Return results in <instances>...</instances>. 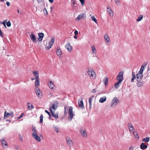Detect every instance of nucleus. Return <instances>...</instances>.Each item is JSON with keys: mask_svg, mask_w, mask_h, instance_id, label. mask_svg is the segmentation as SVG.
Returning a JSON list of instances; mask_svg holds the SVG:
<instances>
[{"mask_svg": "<svg viewBox=\"0 0 150 150\" xmlns=\"http://www.w3.org/2000/svg\"><path fill=\"white\" fill-rule=\"evenodd\" d=\"M123 74L122 71H120L117 75V78L118 81L117 82L115 85V87L116 88H118V87L120 86V83L123 80Z\"/></svg>", "mask_w": 150, "mask_h": 150, "instance_id": "f257e3e1", "label": "nucleus"}, {"mask_svg": "<svg viewBox=\"0 0 150 150\" xmlns=\"http://www.w3.org/2000/svg\"><path fill=\"white\" fill-rule=\"evenodd\" d=\"M88 70L87 71V73L90 76V78L93 79L95 77L96 74L94 71L92 69H88Z\"/></svg>", "mask_w": 150, "mask_h": 150, "instance_id": "f03ea898", "label": "nucleus"}, {"mask_svg": "<svg viewBox=\"0 0 150 150\" xmlns=\"http://www.w3.org/2000/svg\"><path fill=\"white\" fill-rule=\"evenodd\" d=\"M69 117L68 118L69 120L71 121L73 118L74 114L73 113V108L72 107H70L69 110Z\"/></svg>", "mask_w": 150, "mask_h": 150, "instance_id": "7ed1b4c3", "label": "nucleus"}, {"mask_svg": "<svg viewBox=\"0 0 150 150\" xmlns=\"http://www.w3.org/2000/svg\"><path fill=\"white\" fill-rule=\"evenodd\" d=\"M119 103V100L116 97H114L112 101L111 106L113 107Z\"/></svg>", "mask_w": 150, "mask_h": 150, "instance_id": "20e7f679", "label": "nucleus"}, {"mask_svg": "<svg viewBox=\"0 0 150 150\" xmlns=\"http://www.w3.org/2000/svg\"><path fill=\"white\" fill-rule=\"evenodd\" d=\"M32 136L38 142H40L41 139L40 137L37 134V133H33L32 134Z\"/></svg>", "mask_w": 150, "mask_h": 150, "instance_id": "39448f33", "label": "nucleus"}, {"mask_svg": "<svg viewBox=\"0 0 150 150\" xmlns=\"http://www.w3.org/2000/svg\"><path fill=\"white\" fill-rule=\"evenodd\" d=\"M35 92L37 96L39 98H41L42 96V94L41 91L39 88L36 89Z\"/></svg>", "mask_w": 150, "mask_h": 150, "instance_id": "423d86ee", "label": "nucleus"}, {"mask_svg": "<svg viewBox=\"0 0 150 150\" xmlns=\"http://www.w3.org/2000/svg\"><path fill=\"white\" fill-rule=\"evenodd\" d=\"M143 77V75L142 74H139V72H138L136 75V80L137 82H139L141 81Z\"/></svg>", "mask_w": 150, "mask_h": 150, "instance_id": "0eeeda50", "label": "nucleus"}, {"mask_svg": "<svg viewBox=\"0 0 150 150\" xmlns=\"http://www.w3.org/2000/svg\"><path fill=\"white\" fill-rule=\"evenodd\" d=\"M147 64V63H144L143 64H142L141 67L140 71L138 72L139 74H142L143 73V71L144 69L145 68Z\"/></svg>", "mask_w": 150, "mask_h": 150, "instance_id": "6e6552de", "label": "nucleus"}, {"mask_svg": "<svg viewBox=\"0 0 150 150\" xmlns=\"http://www.w3.org/2000/svg\"><path fill=\"white\" fill-rule=\"evenodd\" d=\"M66 140L67 144L70 147L72 146L73 144V142L69 137H67Z\"/></svg>", "mask_w": 150, "mask_h": 150, "instance_id": "1a4fd4ad", "label": "nucleus"}, {"mask_svg": "<svg viewBox=\"0 0 150 150\" xmlns=\"http://www.w3.org/2000/svg\"><path fill=\"white\" fill-rule=\"evenodd\" d=\"M13 115V112H10L7 113L6 111L4 113V119L6 118V117L9 116H12Z\"/></svg>", "mask_w": 150, "mask_h": 150, "instance_id": "9d476101", "label": "nucleus"}, {"mask_svg": "<svg viewBox=\"0 0 150 150\" xmlns=\"http://www.w3.org/2000/svg\"><path fill=\"white\" fill-rule=\"evenodd\" d=\"M30 37L33 42H36V38L33 32H32L31 34L30 35Z\"/></svg>", "mask_w": 150, "mask_h": 150, "instance_id": "9b49d317", "label": "nucleus"}, {"mask_svg": "<svg viewBox=\"0 0 150 150\" xmlns=\"http://www.w3.org/2000/svg\"><path fill=\"white\" fill-rule=\"evenodd\" d=\"M84 17L85 18L86 17L85 14L84 13H81L78 16L76 20L79 21L80 19L83 18Z\"/></svg>", "mask_w": 150, "mask_h": 150, "instance_id": "f8f14e48", "label": "nucleus"}, {"mask_svg": "<svg viewBox=\"0 0 150 150\" xmlns=\"http://www.w3.org/2000/svg\"><path fill=\"white\" fill-rule=\"evenodd\" d=\"M127 126L129 129L130 131L133 132V131H134V127L131 123H128L127 124Z\"/></svg>", "mask_w": 150, "mask_h": 150, "instance_id": "ddd939ff", "label": "nucleus"}, {"mask_svg": "<svg viewBox=\"0 0 150 150\" xmlns=\"http://www.w3.org/2000/svg\"><path fill=\"white\" fill-rule=\"evenodd\" d=\"M57 107L58 103L57 101H56L54 103L52 104V106L50 107V108L51 107L52 109H53L55 110L57 108Z\"/></svg>", "mask_w": 150, "mask_h": 150, "instance_id": "4468645a", "label": "nucleus"}, {"mask_svg": "<svg viewBox=\"0 0 150 150\" xmlns=\"http://www.w3.org/2000/svg\"><path fill=\"white\" fill-rule=\"evenodd\" d=\"M65 48L67 49L69 52H71L72 50V47L71 46L69 43L67 44L65 46Z\"/></svg>", "mask_w": 150, "mask_h": 150, "instance_id": "2eb2a0df", "label": "nucleus"}, {"mask_svg": "<svg viewBox=\"0 0 150 150\" xmlns=\"http://www.w3.org/2000/svg\"><path fill=\"white\" fill-rule=\"evenodd\" d=\"M38 35L39 38H38L39 41H41L43 39V38L44 36V34L43 33H38Z\"/></svg>", "mask_w": 150, "mask_h": 150, "instance_id": "dca6fc26", "label": "nucleus"}, {"mask_svg": "<svg viewBox=\"0 0 150 150\" xmlns=\"http://www.w3.org/2000/svg\"><path fill=\"white\" fill-rule=\"evenodd\" d=\"M148 146L146 145L145 143H142L140 145V148L142 150H144L147 148Z\"/></svg>", "mask_w": 150, "mask_h": 150, "instance_id": "f3484780", "label": "nucleus"}, {"mask_svg": "<svg viewBox=\"0 0 150 150\" xmlns=\"http://www.w3.org/2000/svg\"><path fill=\"white\" fill-rule=\"evenodd\" d=\"M50 111L51 113V115L52 116L55 118H57L58 117V115H56L54 114V112L52 110V109L51 107H50Z\"/></svg>", "mask_w": 150, "mask_h": 150, "instance_id": "a211bd4d", "label": "nucleus"}, {"mask_svg": "<svg viewBox=\"0 0 150 150\" xmlns=\"http://www.w3.org/2000/svg\"><path fill=\"white\" fill-rule=\"evenodd\" d=\"M78 104L79 107L82 109L84 108V106L83 105V102L82 99L81 100L78 102Z\"/></svg>", "mask_w": 150, "mask_h": 150, "instance_id": "6ab92c4d", "label": "nucleus"}, {"mask_svg": "<svg viewBox=\"0 0 150 150\" xmlns=\"http://www.w3.org/2000/svg\"><path fill=\"white\" fill-rule=\"evenodd\" d=\"M33 73L35 77V79L39 78V74L38 72L37 71H35L33 72Z\"/></svg>", "mask_w": 150, "mask_h": 150, "instance_id": "aec40b11", "label": "nucleus"}, {"mask_svg": "<svg viewBox=\"0 0 150 150\" xmlns=\"http://www.w3.org/2000/svg\"><path fill=\"white\" fill-rule=\"evenodd\" d=\"M107 99V98L106 96H104L102 97H101L99 100V102L100 103H103L105 102Z\"/></svg>", "mask_w": 150, "mask_h": 150, "instance_id": "412c9836", "label": "nucleus"}, {"mask_svg": "<svg viewBox=\"0 0 150 150\" xmlns=\"http://www.w3.org/2000/svg\"><path fill=\"white\" fill-rule=\"evenodd\" d=\"M104 39L106 42H110V39L107 34H105L104 35Z\"/></svg>", "mask_w": 150, "mask_h": 150, "instance_id": "4be33fe9", "label": "nucleus"}, {"mask_svg": "<svg viewBox=\"0 0 150 150\" xmlns=\"http://www.w3.org/2000/svg\"><path fill=\"white\" fill-rule=\"evenodd\" d=\"M56 53L58 56L60 57V56L62 54V51L60 48H58L56 50Z\"/></svg>", "mask_w": 150, "mask_h": 150, "instance_id": "5701e85b", "label": "nucleus"}, {"mask_svg": "<svg viewBox=\"0 0 150 150\" xmlns=\"http://www.w3.org/2000/svg\"><path fill=\"white\" fill-rule=\"evenodd\" d=\"M138 82L137 83V85L138 87H142L143 86L144 84V81H141L140 82Z\"/></svg>", "mask_w": 150, "mask_h": 150, "instance_id": "b1692460", "label": "nucleus"}, {"mask_svg": "<svg viewBox=\"0 0 150 150\" xmlns=\"http://www.w3.org/2000/svg\"><path fill=\"white\" fill-rule=\"evenodd\" d=\"M28 109L29 110H30L34 108V107L33 106L32 104H31L29 103H28Z\"/></svg>", "mask_w": 150, "mask_h": 150, "instance_id": "393cba45", "label": "nucleus"}, {"mask_svg": "<svg viewBox=\"0 0 150 150\" xmlns=\"http://www.w3.org/2000/svg\"><path fill=\"white\" fill-rule=\"evenodd\" d=\"M49 86L51 89H53L54 86V85L52 81H50L49 84Z\"/></svg>", "mask_w": 150, "mask_h": 150, "instance_id": "a878e982", "label": "nucleus"}, {"mask_svg": "<svg viewBox=\"0 0 150 150\" xmlns=\"http://www.w3.org/2000/svg\"><path fill=\"white\" fill-rule=\"evenodd\" d=\"M81 135L84 137H87V134L86 130H84L83 132L81 131Z\"/></svg>", "mask_w": 150, "mask_h": 150, "instance_id": "bb28decb", "label": "nucleus"}, {"mask_svg": "<svg viewBox=\"0 0 150 150\" xmlns=\"http://www.w3.org/2000/svg\"><path fill=\"white\" fill-rule=\"evenodd\" d=\"M108 77H106L103 80L105 86H106L108 84Z\"/></svg>", "mask_w": 150, "mask_h": 150, "instance_id": "cd10ccee", "label": "nucleus"}, {"mask_svg": "<svg viewBox=\"0 0 150 150\" xmlns=\"http://www.w3.org/2000/svg\"><path fill=\"white\" fill-rule=\"evenodd\" d=\"M132 78L131 79V81L132 82H133L134 81V80L136 78V77L135 75V73L134 72H132Z\"/></svg>", "mask_w": 150, "mask_h": 150, "instance_id": "c85d7f7f", "label": "nucleus"}, {"mask_svg": "<svg viewBox=\"0 0 150 150\" xmlns=\"http://www.w3.org/2000/svg\"><path fill=\"white\" fill-rule=\"evenodd\" d=\"M92 52L93 54H95L97 52L94 46H93L91 47Z\"/></svg>", "mask_w": 150, "mask_h": 150, "instance_id": "c756f323", "label": "nucleus"}, {"mask_svg": "<svg viewBox=\"0 0 150 150\" xmlns=\"http://www.w3.org/2000/svg\"><path fill=\"white\" fill-rule=\"evenodd\" d=\"M150 137H146L145 138H144L142 139V141L143 142H148L149 141Z\"/></svg>", "mask_w": 150, "mask_h": 150, "instance_id": "7c9ffc66", "label": "nucleus"}, {"mask_svg": "<svg viewBox=\"0 0 150 150\" xmlns=\"http://www.w3.org/2000/svg\"><path fill=\"white\" fill-rule=\"evenodd\" d=\"M35 79L36 81L35 82V85L36 86H38L39 85L40 83L39 78L38 79Z\"/></svg>", "mask_w": 150, "mask_h": 150, "instance_id": "2f4dec72", "label": "nucleus"}, {"mask_svg": "<svg viewBox=\"0 0 150 150\" xmlns=\"http://www.w3.org/2000/svg\"><path fill=\"white\" fill-rule=\"evenodd\" d=\"M133 134L134 135L135 138H137L139 139V136L137 132H135L134 131L133 132Z\"/></svg>", "mask_w": 150, "mask_h": 150, "instance_id": "473e14b6", "label": "nucleus"}, {"mask_svg": "<svg viewBox=\"0 0 150 150\" xmlns=\"http://www.w3.org/2000/svg\"><path fill=\"white\" fill-rule=\"evenodd\" d=\"M107 9L108 10V12L109 13V14L110 16H111V13H112V11L111 10V9L110 8V7L109 6H107Z\"/></svg>", "mask_w": 150, "mask_h": 150, "instance_id": "72a5a7b5", "label": "nucleus"}, {"mask_svg": "<svg viewBox=\"0 0 150 150\" xmlns=\"http://www.w3.org/2000/svg\"><path fill=\"white\" fill-rule=\"evenodd\" d=\"M53 127L54 128L55 131L57 132L58 133L59 132V129L57 127L55 126L54 125L53 126Z\"/></svg>", "mask_w": 150, "mask_h": 150, "instance_id": "f704fd0d", "label": "nucleus"}, {"mask_svg": "<svg viewBox=\"0 0 150 150\" xmlns=\"http://www.w3.org/2000/svg\"><path fill=\"white\" fill-rule=\"evenodd\" d=\"M92 100V99L91 98H89L88 100V102H89V104L90 106V109L91 106V101Z\"/></svg>", "mask_w": 150, "mask_h": 150, "instance_id": "c9c22d12", "label": "nucleus"}, {"mask_svg": "<svg viewBox=\"0 0 150 150\" xmlns=\"http://www.w3.org/2000/svg\"><path fill=\"white\" fill-rule=\"evenodd\" d=\"M92 20L93 21L96 23H97V21L96 18L93 16H91Z\"/></svg>", "mask_w": 150, "mask_h": 150, "instance_id": "e433bc0d", "label": "nucleus"}, {"mask_svg": "<svg viewBox=\"0 0 150 150\" xmlns=\"http://www.w3.org/2000/svg\"><path fill=\"white\" fill-rule=\"evenodd\" d=\"M143 18V16L142 15H139V18L137 20V21H140Z\"/></svg>", "mask_w": 150, "mask_h": 150, "instance_id": "4c0bfd02", "label": "nucleus"}, {"mask_svg": "<svg viewBox=\"0 0 150 150\" xmlns=\"http://www.w3.org/2000/svg\"><path fill=\"white\" fill-rule=\"evenodd\" d=\"M2 145L3 146L4 145L8 147V144L6 141H4L3 142H2Z\"/></svg>", "mask_w": 150, "mask_h": 150, "instance_id": "58836bf2", "label": "nucleus"}, {"mask_svg": "<svg viewBox=\"0 0 150 150\" xmlns=\"http://www.w3.org/2000/svg\"><path fill=\"white\" fill-rule=\"evenodd\" d=\"M43 11L45 15H47L48 14V12L46 8H45L43 9Z\"/></svg>", "mask_w": 150, "mask_h": 150, "instance_id": "ea45409f", "label": "nucleus"}, {"mask_svg": "<svg viewBox=\"0 0 150 150\" xmlns=\"http://www.w3.org/2000/svg\"><path fill=\"white\" fill-rule=\"evenodd\" d=\"M45 112L47 113L48 114H49V119H50L51 117V115L50 114V112L48 111L47 110H45Z\"/></svg>", "mask_w": 150, "mask_h": 150, "instance_id": "a19ab883", "label": "nucleus"}, {"mask_svg": "<svg viewBox=\"0 0 150 150\" xmlns=\"http://www.w3.org/2000/svg\"><path fill=\"white\" fill-rule=\"evenodd\" d=\"M6 25L7 26L9 27L11 26V23L9 21H8L7 22H6Z\"/></svg>", "mask_w": 150, "mask_h": 150, "instance_id": "79ce46f5", "label": "nucleus"}, {"mask_svg": "<svg viewBox=\"0 0 150 150\" xmlns=\"http://www.w3.org/2000/svg\"><path fill=\"white\" fill-rule=\"evenodd\" d=\"M54 37H52L51 38V41L50 42H51V43H52V44H53V43L54 42Z\"/></svg>", "mask_w": 150, "mask_h": 150, "instance_id": "37998d69", "label": "nucleus"}, {"mask_svg": "<svg viewBox=\"0 0 150 150\" xmlns=\"http://www.w3.org/2000/svg\"><path fill=\"white\" fill-rule=\"evenodd\" d=\"M115 3H116L117 5H120V3L119 0H115Z\"/></svg>", "mask_w": 150, "mask_h": 150, "instance_id": "c03bdc74", "label": "nucleus"}, {"mask_svg": "<svg viewBox=\"0 0 150 150\" xmlns=\"http://www.w3.org/2000/svg\"><path fill=\"white\" fill-rule=\"evenodd\" d=\"M23 115H24L23 113H22L19 116H18V119H20L22 117H23Z\"/></svg>", "mask_w": 150, "mask_h": 150, "instance_id": "a18cd8bd", "label": "nucleus"}, {"mask_svg": "<svg viewBox=\"0 0 150 150\" xmlns=\"http://www.w3.org/2000/svg\"><path fill=\"white\" fill-rule=\"evenodd\" d=\"M7 20H5L2 23V24H3L4 26L5 27H6V22H7Z\"/></svg>", "mask_w": 150, "mask_h": 150, "instance_id": "49530a36", "label": "nucleus"}, {"mask_svg": "<svg viewBox=\"0 0 150 150\" xmlns=\"http://www.w3.org/2000/svg\"><path fill=\"white\" fill-rule=\"evenodd\" d=\"M81 2L82 6L84 5V0H79Z\"/></svg>", "mask_w": 150, "mask_h": 150, "instance_id": "de8ad7c7", "label": "nucleus"}, {"mask_svg": "<svg viewBox=\"0 0 150 150\" xmlns=\"http://www.w3.org/2000/svg\"><path fill=\"white\" fill-rule=\"evenodd\" d=\"M52 46H50V45H49L48 46H46L45 47V49L47 50H48L49 49H50L51 47Z\"/></svg>", "mask_w": 150, "mask_h": 150, "instance_id": "09e8293b", "label": "nucleus"}, {"mask_svg": "<svg viewBox=\"0 0 150 150\" xmlns=\"http://www.w3.org/2000/svg\"><path fill=\"white\" fill-rule=\"evenodd\" d=\"M19 139L20 141H22L23 140V137L21 136V135L20 134H19Z\"/></svg>", "mask_w": 150, "mask_h": 150, "instance_id": "8fccbe9b", "label": "nucleus"}, {"mask_svg": "<svg viewBox=\"0 0 150 150\" xmlns=\"http://www.w3.org/2000/svg\"><path fill=\"white\" fill-rule=\"evenodd\" d=\"M36 129L35 127L32 128V131L33 132H35V131H36Z\"/></svg>", "mask_w": 150, "mask_h": 150, "instance_id": "3c124183", "label": "nucleus"}, {"mask_svg": "<svg viewBox=\"0 0 150 150\" xmlns=\"http://www.w3.org/2000/svg\"><path fill=\"white\" fill-rule=\"evenodd\" d=\"M74 34L75 35H77L78 34V32L77 30H75L74 32Z\"/></svg>", "mask_w": 150, "mask_h": 150, "instance_id": "603ef678", "label": "nucleus"}, {"mask_svg": "<svg viewBox=\"0 0 150 150\" xmlns=\"http://www.w3.org/2000/svg\"><path fill=\"white\" fill-rule=\"evenodd\" d=\"M6 4L7 5V6H10V3L8 1H7L6 2Z\"/></svg>", "mask_w": 150, "mask_h": 150, "instance_id": "864d4df0", "label": "nucleus"}, {"mask_svg": "<svg viewBox=\"0 0 150 150\" xmlns=\"http://www.w3.org/2000/svg\"><path fill=\"white\" fill-rule=\"evenodd\" d=\"M67 109V107H64V110H65V111H64V114H66L67 113V112H66V109Z\"/></svg>", "mask_w": 150, "mask_h": 150, "instance_id": "5fc2aeb1", "label": "nucleus"}, {"mask_svg": "<svg viewBox=\"0 0 150 150\" xmlns=\"http://www.w3.org/2000/svg\"><path fill=\"white\" fill-rule=\"evenodd\" d=\"M71 1L74 5H75L76 4V2L75 1L72 0Z\"/></svg>", "mask_w": 150, "mask_h": 150, "instance_id": "6e6d98bb", "label": "nucleus"}, {"mask_svg": "<svg viewBox=\"0 0 150 150\" xmlns=\"http://www.w3.org/2000/svg\"><path fill=\"white\" fill-rule=\"evenodd\" d=\"M0 36H1V37L3 38V35L1 31L0 32Z\"/></svg>", "mask_w": 150, "mask_h": 150, "instance_id": "4d7b16f0", "label": "nucleus"}, {"mask_svg": "<svg viewBox=\"0 0 150 150\" xmlns=\"http://www.w3.org/2000/svg\"><path fill=\"white\" fill-rule=\"evenodd\" d=\"M5 141V139L4 138H2L1 140H0V141H1V142H3Z\"/></svg>", "mask_w": 150, "mask_h": 150, "instance_id": "13d9d810", "label": "nucleus"}, {"mask_svg": "<svg viewBox=\"0 0 150 150\" xmlns=\"http://www.w3.org/2000/svg\"><path fill=\"white\" fill-rule=\"evenodd\" d=\"M14 146V147L16 149H18V145H15Z\"/></svg>", "mask_w": 150, "mask_h": 150, "instance_id": "bf43d9fd", "label": "nucleus"}, {"mask_svg": "<svg viewBox=\"0 0 150 150\" xmlns=\"http://www.w3.org/2000/svg\"><path fill=\"white\" fill-rule=\"evenodd\" d=\"M96 92V89H93L92 91V93H95Z\"/></svg>", "mask_w": 150, "mask_h": 150, "instance_id": "052dcab7", "label": "nucleus"}, {"mask_svg": "<svg viewBox=\"0 0 150 150\" xmlns=\"http://www.w3.org/2000/svg\"><path fill=\"white\" fill-rule=\"evenodd\" d=\"M43 0H37L38 3H40L42 2V1Z\"/></svg>", "mask_w": 150, "mask_h": 150, "instance_id": "680f3d73", "label": "nucleus"}, {"mask_svg": "<svg viewBox=\"0 0 150 150\" xmlns=\"http://www.w3.org/2000/svg\"><path fill=\"white\" fill-rule=\"evenodd\" d=\"M133 147L132 146H131L129 149V150H133Z\"/></svg>", "mask_w": 150, "mask_h": 150, "instance_id": "e2e57ef3", "label": "nucleus"}, {"mask_svg": "<svg viewBox=\"0 0 150 150\" xmlns=\"http://www.w3.org/2000/svg\"><path fill=\"white\" fill-rule=\"evenodd\" d=\"M53 44H52V43H51L50 42H49V45H50V47L52 46Z\"/></svg>", "mask_w": 150, "mask_h": 150, "instance_id": "0e129e2a", "label": "nucleus"}, {"mask_svg": "<svg viewBox=\"0 0 150 150\" xmlns=\"http://www.w3.org/2000/svg\"><path fill=\"white\" fill-rule=\"evenodd\" d=\"M43 118V115L41 114L40 115V119H42Z\"/></svg>", "mask_w": 150, "mask_h": 150, "instance_id": "69168bd1", "label": "nucleus"}, {"mask_svg": "<svg viewBox=\"0 0 150 150\" xmlns=\"http://www.w3.org/2000/svg\"><path fill=\"white\" fill-rule=\"evenodd\" d=\"M49 1L51 3H52L53 2V0H49Z\"/></svg>", "mask_w": 150, "mask_h": 150, "instance_id": "338daca9", "label": "nucleus"}, {"mask_svg": "<svg viewBox=\"0 0 150 150\" xmlns=\"http://www.w3.org/2000/svg\"><path fill=\"white\" fill-rule=\"evenodd\" d=\"M43 122V119H40V122L42 123Z\"/></svg>", "mask_w": 150, "mask_h": 150, "instance_id": "774afa93", "label": "nucleus"}]
</instances>
